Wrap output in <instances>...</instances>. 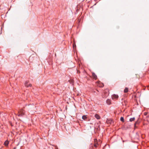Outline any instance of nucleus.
Masks as SVG:
<instances>
[{
    "label": "nucleus",
    "instance_id": "nucleus-1",
    "mask_svg": "<svg viewBox=\"0 0 149 149\" xmlns=\"http://www.w3.org/2000/svg\"><path fill=\"white\" fill-rule=\"evenodd\" d=\"M19 114L18 116H22L24 114L25 111L23 109L21 110L18 112Z\"/></svg>",
    "mask_w": 149,
    "mask_h": 149
},
{
    "label": "nucleus",
    "instance_id": "nucleus-2",
    "mask_svg": "<svg viewBox=\"0 0 149 149\" xmlns=\"http://www.w3.org/2000/svg\"><path fill=\"white\" fill-rule=\"evenodd\" d=\"M97 85L100 87H102L104 86V84L100 81H97Z\"/></svg>",
    "mask_w": 149,
    "mask_h": 149
},
{
    "label": "nucleus",
    "instance_id": "nucleus-3",
    "mask_svg": "<svg viewBox=\"0 0 149 149\" xmlns=\"http://www.w3.org/2000/svg\"><path fill=\"white\" fill-rule=\"evenodd\" d=\"M29 82L28 81H26L24 83V85L25 86L28 87H31L32 86V85L31 84H28Z\"/></svg>",
    "mask_w": 149,
    "mask_h": 149
},
{
    "label": "nucleus",
    "instance_id": "nucleus-4",
    "mask_svg": "<svg viewBox=\"0 0 149 149\" xmlns=\"http://www.w3.org/2000/svg\"><path fill=\"white\" fill-rule=\"evenodd\" d=\"M118 95H117L114 94L112 95V98L113 100L117 99L118 98Z\"/></svg>",
    "mask_w": 149,
    "mask_h": 149
},
{
    "label": "nucleus",
    "instance_id": "nucleus-5",
    "mask_svg": "<svg viewBox=\"0 0 149 149\" xmlns=\"http://www.w3.org/2000/svg\"><path fill=\"white\" fill-rule=\"evenodd\" d=\"M92 78L95 80H96L97 78V75L93 72H92Z\"/></svg>",
    "mask_w": 149,
    "mask_h": 149
},
{
    "label": "nucleus",
    "instance_id": "nucleus-6",
    "mask_svg": "<svg viewBox=\"0 0 149 149\" xmlns=\"http://www.w3.org/2000/svg\"><path fill=\"white\" fill-rule=\"evenodd\" d=\"M97 140L96 139H95V143L94 145V147L96 148L97 147V146L99 145L98 143L97 142Z\"/></svg>",
    "mask_w": 149,
    "mask_h": 149
},
{
    "label": "nucleus",
    "instance_id": "nucleus-7",
    "mask_svg": "<svg viewBox=\"0 0 149 149\" xmlns=\"http://www.w3.org/2000/svg\"><path fill=\"white\" fill-rule=\"evenodd\" d=\"M112 122V120L111 119H107L106 121V123L107 124H111Z\"/></svg>",
    "mask_w": 149,
    "mask_h": 149
},
{
    "label": "nucleus",
    "instance_id": "nucleus-8",
    "mask_svg": "<svg viewBox=\"0 0 149 149\" xmlns=\"http://www.w3.org/2000/svg\"><path fill=\"white\" fill-rule=\"evenodd\" d=\"M95 116L97 119H100V118L99 115L97 114H95Z\"/></svg>",
    "mask_w": 149,
    "mask_h": 149
},
{
    "label": "nucleus",
    "instance_id": "nucleus-9",
    "mask_svg": "<svg viewBox=\"0 0 149 149\" xmlns=\"http://www.w3.org/2000/svg\"><path fill=\"white\" fill-rule=\"evenodd\" d=\"M106 103L108 104H111V101L110 99H108L106 101Z\"/></svg>",
    "mask_w": 149,
    "mask_h": 149
},
{
    "label": "nucleus",
    "instance_id": "nucleus-10",
    "mask_svg": "<svg viewBox=\"0 0 149 149\" xmlns=\"http://www.w3.org/2000/svg\"><path fill=\"white\" fill-rule=\"evenodd\" d=\"M8 144H9V142L8 141H7V140L4 143V144L5 145V146H7L8 145Z\"/></svg>",
    "mask_w": 149,
    "mask_h": 149
},
{
    "label": "nucleus",
    "instance_id": "nucleus-11",
    "mask_svg": "<svg viewBox=\"0 0 149 149\" xmlns=\"http://www.w3.org/2000/svg\"><path fill=\"white\" fill-rule=\"evenodd\" d=\"M128 88H126L124 91V92L125 93H127L128 91Z\"/></svg>",
    "mask_w": 149,
    "mask_h": 149
},
{
    "label": "nucleus",
    "instance_id": "nucleus-12",
    "mask_svg": "<svg viewBox=\"0 0 149 149\" xmlns=\"http://www.w3.org/2000/svg\"><path fill=\"white\" fill-rule=\"evenodd\" d=\"M82 118L84 120H86L87 118V117L86 115H83L82 116Z\"/></svg>",
    "mask_w": 149,
    "mask_h": 149
},
{
    "label": "nucleus",
    "instance_id": "nucleus-13",
    "mask_svg": "<svg viewBox=\"0 0 149 149\" xmlns=\"http://www.w3.org/2000/svg\"><path fill=\"white\" fill-rule=\"evenodd\" d=\"M134 120H135V118H134V117L131 118L130 119V122H132L133 121H134Z\"/></svg>",
    "mask_w": 149,
    "mask_h": 149
},
{
    "label": "nucleus",
    "instance_id": "nucleus-14",
    "mask_svg": "<svg viewBox=\"0 0 149 149\" xmlns=\"http://www.w3.org/2000/svg\"><path fill=\"white\" fill-rule=\"evenodd\" d=\"M120 120L123 122H124V119L123 117H121L120 118Z\"/></svg>",
    "mask_w": 149,
    "mask_h": 149
},
{
    "label": "nucleus",
    "instance_id": "nucleus-15",
    "mask_svg": "<svg viewBox=\"0 0 149 149\" xmlns=\"http://www.w3.org/2000/svg\"><path fill=\"white\" fill-rule=\"evenodd\" d=\"M139 122L138 121H137L135 123H134V126L135 127H136V125L137 124H139Z\"/></svg>",
    "mask_w": 149,
    "mask_h": 149
},
{
    "label": "nucleus",
    "instance_id": "nucleus-16",
    "mask_svg": "<svg viewBox=\"0 0 149 149\" xmlns=\"http://www.w3.org/2000/svg\"><path fill=\"white\" fill-rule=\"evenodd\" d=\"M148 114V113L147 112H144V114L145 116H146Z\"/></svg>",
    "mask_w": 149,
    "mask_h": 149
},
{
    "label": "nucleus",
    "instance_id": "nucleus-17",
    "mask_svg": "<svg viewBox=\"0 0 149 149\" xmlns=\"http://www.w3.org/2000/svg\"><path fill=\"white\" fill-rule=\"evenodd\" d=\"M108 91V90L107 89H106L105 90V92H106V91Z\"/></svg>",
    "mask_w": 149,
    "mask_h": 149
},
{
    "label": "nucleus",
    "instance_id": "nucleus-18",
    "mask_svg": "<svg viewBox=\"0 0 149 149\" xmlns=\"http://www.w3.org/2000/svg\"><path fill=\"white\" fill-rule=\"evenodd\" d=\"M55 149H58V148H57V146H55Z\"/></svg>",
    "mask_w": 149,
    "mask_h": 149
},
{
    "label": "nucleus",
    "instance_id": "nucleus-19",
    "mask_svg": "<svg viewBox=\"0 0 149 149\" xmlns=\"http://www.w3.org/2000/svg\"><path fill=\"white\" fill-rule=\"evenodd\" d=\"M108 95V93H107V95Z\"/></svg>",
    "mask_w": 149,
    "mask_h": 149
}]
</instances>
